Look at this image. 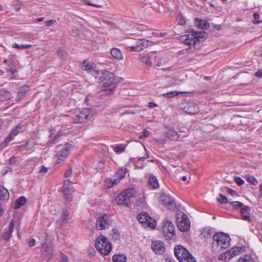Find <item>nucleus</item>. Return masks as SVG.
I'll list each match as a JSON object with an SVG mask.
<instances>
[{
    "label": "nucleus",
    "instance_id": "nucleus-1",
    "mask_svg": "<svg viewBox=\"0 0 262 262\" xmlns=\"http://www.w3.org/2000/svg\"><path fill=\"white\" fill-rule=\"evenodd\" d=\"M212 250L213 252H219L230 246V238L226 234L222 232L215 233L213 236Z\"/></svg>",
    "mask_w": 262,
    "mask_h": 262
},
{
    "label": "nucleus",
    "instance_id": "nucleus-2",
    "mask_svg": "<svg viewBox=\"0 0 262 262\" xmlns=\"http://www.w3.org/2000/svg\"><path fill=\"white\" fill-rule=\"evenodd\" d=\"M149 41L145 39H135L132 37L125 38L123 45L129 52H139L148 46Z\"/></svg>",
    "mask_w": 262,
    "mask_h": 262
},
{
    "label": "nucleus",
    "instance_id": "nucleus-3",
    "mask_svg": "<svg viewBox=\"0 0 262 262\" xmlns=\"http://www.w3.org/2000/svg\"><path fill=\"white\" fill-rule=\"evenodd\" d=\"M207 33L204 31H193L187 34L180 36L179 39L182 42L189 46L190 48L192 47L194 48V45L199 39L205 37Z\"/></svg>",
    "mask_w": 262,
    "mask_h": 262
},
{
    "label": "nucleus",
    "instance_id": "nucleus-4",
    "mask_svg": "<svg viewBox=\"0 0 262 262\" xmlns=\"http://www.w3.org/2000/svg\"><path fill=\"white\" fill-rule=\"evenodd\" d=\"M95 247L104 255H108L113 248L111 243L103 235H100L96 239Z\"/></svg>",
    "mask_w": 262,
    "mask_h": 262
},
{
    "label": "nucleus",
    "instance_id": "nucleus-5",
    "mask_svg": "<svg viewBox=\"0 0 262 262\" xmlns=\"http://www.w3.org/2000/svg\"><path fill=\"white\" fill-rule=\"evenodd\" d=\"M174 253L180 262H196L190 252L181 245L175 246Z\"/></svg>",
    "mask_w": 262,
    "mask_h": 262
},
{
    "label": "nucleus",
    "instance_id": "nucleus-6",
    "mask_svg": "<svg viewBox=\"0 0 262 262\" xmlns=\"http://www.w3.org/2000/svg\"><path fill=\"white\" fill-rule=\"evenodd\" d=\"M135 194V190L134 189H126L117 195L116 202L119 205L128 206Z\"/></svg>",
    "mask_w": 262,
    "mask_h": 262
},
{
    "label": "nucleus",
    "instance_id": "nucleus-7",
    "mask_svg": "<svg viewBox=\"0 0 262 262\" xmlns=\"http://www.w3.org/2000/svg\"><path fill=\"white\" fill-rule=\"evenodd\" d=\"M71 148L72 145L69 143H66L63 145L58 147V149L55 156V160L56 163L60 164L65 161L70 152Z\"/></svg>",
    "mask_w": 262,
    "mask_h": 262
},
{
    "label": "nucleus",
    "instance_id": "nucleus-8",
    "mask_svg": "<svg viewBox=\"0 0 262 262\" xmlns=\"http://www.w3.org/2000/svg\"><path fill=\"white\" fill-rule=\"evenodd\" d=\"M102 83L105 87H110L106 90L107 94H112L114 93L116 83L114 82V75L113 73L106 71L103 73Z\"/></svg>",
    "mask_w": 262,
    "mask_h": 262
},
{
    "label": "nucleus",
    "instance_id": "nucleus-9",
    "mask_svg": "<svg viewBox=\"0 0 262 262\" xmlns=\"http://www.w3.org/2000/svg\"><path fill=\"white\" fill-rule=\"evenodd\" d=\"M139 222L143 226L154 228L156 225V221L151 217L146 212H141L137 216Z\"/></svg>",
    "mask_w": 262,
    "mask_h": 262
},
{
    "label": "nucleus",
    "instance_id": "nucleus-10",
    "mask_svg": "<svg viewBox=\"0 0 262 262\" xmlns=\"http://www.w3.org/2000/svg\"><path fill=\"white\" fill-rule=\"evenodd\" d=\"M91 117V111L89 108H84L77 112L73 117V121L75 123H82L86 122Z\"/></svg>",
    "mask_w": 262,
    "mask_h": 262
},
{
    "label": "nucleus",
    "instance_id": "nucleus-11",
    "mask_svg": "<svg viewBox=\"0 0 262 262\" xmlns=\"http://www.w3.org/2000/svg\"><path fill=\"white\" fill-rule=\"evenodd\" d=\"M111 217L107 214H103L98 217L96 226L98 230H103L109 228L112 224Z\"/></svg>",
    "mask_w": 262,
    "mask_h": 262
},
{
    "label": "nucleus",
    "instance_id": "nucleus-12",
    "mask_svg": "<svg viewBox=\"0 0 262 262\" xmlns=\"http://www.w3.org/2000/svg\"><path fill=\"white\" fill-rule=\"evenodd\" d=\"M163 234L167 239H172L174 235V228L171 221H166L162 227Z\"/></svg>",
    "mask_w": 262,
    "mask_h": 262
},
{
    "label": "nucleus",
    "instance_id": "nucleus-13",
    "mask_svg": "<svg viewBox=\"0 0 262 262\" xmlns=\"http://www.w3.org/2000/svg\"><path fill=\"white\" fill-rule=\"evenodd\" d=\"M21 130V126L20 124H17L12 128L8 136L5 139L4 141L0 144L1 149L5 148L8 143L15 137Z\"/></svg>",
    "mask_w": 262,
    "mask_h": 262
},
{
    "label": "nucleus",
    "instance_id": "nucleus-14",
    "mask_svg": "<svg viewBox=\"0 0 262 262\" xmlns=\"http://www.w3.org/2000/svg\"><path fill=\"white\" fill-rule=\"evenodd\" d=\"M52 248V244L50 242L46 240L45 243L42 245L41 252L48 259H50L52 258L53 254Z\"/></svg>",
    "mask_w": 262,
    "mask_h": 262
},
{
    "label": "nucleus",
    "instance_id": "nucleus-15",
    "mask_svg": "<svg viewBox=\"0 0 262 262\" xmlns=\"http://www.w3.org/2000/svg\"><path fill=\"white\" fill-rule=\"evenodd\" d=\"M151 248L154 252L157 254H162L165 251L164 243L160 241H156L152 242Z\"/></svg>",
    "mask_w": 262,
    "mask_h": 262
},
{
    "label": "nucleus",
    "instance_id": "nucleus-16",
    "mask_svg": "<svg viewBox=\"0 0 262 262\" xmlns=\"http://www.w3.org/2000/svg\"><path fill=\"white\" fill-rule=\"evenodd\" d=\"M161 203L168 208H172L175 206L173 198L167 194H163L161 197Z\"/></svg>",
    "mask_w": 262,
    "mask_h": 262
},
{
    "label": "nucleus",
    "instance_id": "nucleus-17",
    "mask_svg": "<svg viewBox=\"0 0 262 262\" xmlns=\"http://www.w3.org/2000/svg\"><path fill=\"white\" fill-rule=\"evenodd\" d=\"M82 69L91 73L93 76H94L95 78L96 77L97 72L94 69V64H90L86 60H85L83 62Z\"/></svg>",
    "mask_w": 262,
    "mask_h": 262
},
{
    "label": "nucleus",
    "instance_id": "nucleus-18",
    "mask_svg": "<svg viewBox=\"0 0 262 262\" xmlns=\"http://www.w3.org/2000/svg\"><path fill=\"white\" fill-rule=\"evenodd\" d=\"M14 227V221L12 220L10 221V223L9 225L8 230H7L6 231H5L2 234L3 238L5 239L6 241L9 240L10 238L11 237L12 233L13 232Z\"/></svg>",
    "mask_w": 262,
    "mask_h": 262
},
{
    "label": "nucleus",
    "instance_id": "nucleus-19",
    "mask_svg": "<svg viewBox=\"0 0 262 262\" xmlns=\"http://www.w3.org/2000/svg\"><path fill=\"white\" fill-rule=\"evenodd\" d=\"M250 209L248 206L245 205L241 208V214L243 220L247 221H250Z\"/></svg>",
    "mask_w": 262,
    "mask_h": 262
},
{
    "label": "nucleus",
    "instance_id": "nucleus-20",
    "mask_svg": "<svg viewBox=\"0 0 262 262\" xmlns=\"http://www.w3.org/2000/svg\"><path fill=\"white\" fill-rule=\"evenodd\" d=\"M185 108L186 109V112L191 114H195L199 111L198 105L193 102L188 103V106L185 107Z\"/></svg>",
    "mask_w": 262,
    "mask_h": 262
},
{
    "label": "nucleus",
    "instance_id": "nucleus-21",
    "mask_svg": "<svg viewBox=\"0 0 262 262\" xmlns=\"http://www.w3.org/2000/svg\"><path fill=\"white\" fill-rule=\"evenodd\" d=\"M29 88L28 86H22L20 88L17 93V100L20 101L23 98L26 97L28 94Z\"/></svg>",
    "mask_w": 262,
    "mask_h": 262
},
{
    "label": "nucleus",
    "instance_id": "nucleus-22",
    "mask_svg": "<svg viewBox=\"0 0 262 262\" xmlns=\"http://www.w3.org/2000/svg\"><path fill=\"white\" fill-rule=\"evenodd\" d=\"M195 24L198 28L202 29H206L209 27V24L207 21L199 18L195 19Z\"/></svg>",
    "mask_w": 262,
    "mask_h": 262
},
{
    "label": "nucleus",
    "instance_id": "nucleus-23",
    "mask_svg": "<svg viewBox=\"0 0 262 262\" xmlns=\"http://www.w3.org/2000/svg\"><path fill=\"white\" fill-rule=\"evenodd\" d=\"M111 54L114 58L117 60H120L123 59L122 52L118 48H112L111 50Z\"/></svg>",
    "mask_w": 262,
    "mask_h": 262
},
{
    "label": "nucleus",
    "instance_id": "nucleus-24",
    "mask_svg": "<svg viewBox=\"0 0 262 262\" xmlns=\"http://www.w3.org/2000/svg\"><path fill=\"white\" fill-rule=\"evenodd\" d=\"M176 221L177 222V226L182 222H185L186 220H189L187 216L182 211H178L176 215Z\"/></svg>",
    "mask_w": 262,
    "mask_h": 262
},
{
    "label": "nucleus",
    "instance_id": "nucleus-25",
    "mask_svg": "<svg viewBox=\"0 0 262 262\" xmlns=\"http://www.w3.org/2000/svg\"><path fill=\"white\" fill-rule=\"evenodd\" d=\"M148 184L152 189H157L159 186L157 179L152 174L150 175L149 177Z\"/></svg>",
    "mask_w": 262,
    "mask_h": 262
},
{
    "label": "nucleus",
    "instance_id": "nucleus-26",
    "mask_svg": "<svg viewBox=\"0 0 262 262\" xmlns=\"http://www.w3.org/2000/svg\"><path fill=\"white\" fill-rule=\"evenodd\" d=\"M190 222L189 220H186L185 222H182L178 226L179 229L183 232H186L189 230Z\"/></svg>",
    "mask_w": 262,
    "mask_h": 262
},
{
    "label": "nucleus",
    "instance_id": "nucleus-27",
    "mask_svg": "<svg viewBox=\"0 0 262 262\" xmlns=\"http://www.w3.org/2000/svg\"><path fill=\"white\" fill-rule=\"evenodd\" d=\"M166 135L167 138L172 141H176L179 138V135L177 132L172 128L168 129Z\"/></svg>",
    "mask_w": 262,
    "mask_h": 262
},
{
    "label": "nucleus",
    "instance_id": "nucleus-28",
    "mask_svg": "<svg viewBox=\"0 0 262 262\" xmlns=\"http://www.w3.org/2000/svg\"><path fill=\"white\" fill-rule=\"evenodd\" d=\"M73 187L63 188V194L68 201H71L72 199V193L73 192Z\"/></svg>",
    "mask_w": 262,
    "mask_h": 262
},
{
    "label": "nucleus",
    "instance_id": "nucleus-29",
    "mask_svg": "<svg viewBox=\"0 0 262 262\" xmlns=\"http://www.w3.org/2000/svg\"><path fill=\"white\" fill-rule=\"evenodd\" d=\"M233 257L232 255L229 250L226 252L219 255L218 258L220 260H223L225 261H229Z\"/></svg>",
    "mask_w": 262,
    "mask_h": 262
},
{
    "label": "nucleus",
    "instance_id": "nucleus-30",
    "mask_svg": "<svg viewBox=\"0 0 262 262\" xmlns=\"http://www.w3.org/2000/svg\"><path fill=\"white\" fill-rule=\"evenodd\" d=\"M26 202V198L24 196H20L19 198L16 200L14 204V208L16 209L19 208L21 206L25 204Z\"/></svg>",
    "mask_w": 262,
    "mask_h": 262
},
{
    "label": "nucleus",
    "instance_id": "nucleus-31",
    "mask_svg": "<svg viewBox=\"0 0 262 262\" xmlns=\"http://www.w3.org/2000/svg\"><path fill=\"white\" fill-rule=\"evenodd\" d=\"M9 198L8 191L4 188H0V200H8Z\"/></svg>",
    "mask_w": 262,
    "mask_h": 262
},
{
    "label": "nucleus",
    "instance_id": "nucleus-32",
    "mask_svg": "<svg viewBox=\"0 0 262 262\" xmlns=\"http://www.w3.org/2000/svg\"><path fill=\"white\" fill-rule=\"evenodd\" d=\"M151 57L154 58L155 64L158 67L161 66L166 61L165 59L160 55H154Z\"/></svg>",
    "mask_w": 262,
    "mask_h": 262
},
{
    "label": "nucleus",
    "instance_id": "nucleus-33",
    "mask_svg": "<svg viewBox=\"0 0 262 262\" xmlns=\"http://www.w3.org/2000/svg\"><path fill=\"white\" fill-rule=\"evenodd\" d=\"M112 260L113 262H126V257L123 255H114Z\"/></svg>",
    "mask_w": 262,
    "mask_h": 262
},
{
    "label": "nucleus",
    "instance_id": "nucleus-34",
    "mask_svg": "<svg viewBox=\"0 0 262 262\" xmlns=\"http://www.w3.org/2000/svg\"><path fill=\"white\" fill-rule=\"evenodd\" d=\"M126 169L125 168L121 167L117 171L116 173L117 177L119 180H122L126 174Z\"/></svg>",
    "mask_w": 262,
    "mask_h": 262
},
{
    "label": "nucleus",
    "instance_id": "nucleus-35",
    "mask_svg": "<svg viewBox=\"0 0 262 262\" xmlns=\"http://www.w3.org/2000/svg\"><path fill=\"white\" fill-rule=\"evenodd\" d=\"M245 179L249 183L253 185H256L258 184L257 180L253 176L247 175L245 176Z\"/></svg>",
    "mask_w": 262,
    "mask_h": 262
},
{
    "label": "nucleus",
    "instance_id": "nucleus-36",
    "mask_svg": "<svg viewBox=\"0 0 262 262\" xmlns=\"http://www.w3.org/2000/svg\"><path fill=\"white\" fill-rule=\"evenodd\" d=\"M241 249V247H234L232 248L229 249V250L230 251L232 256L234 257L239 254Z\"/></svg>",
    "mask_w": 262,
    "mask_h": 262
},
{
    "label": "nucleus",
    "instance_id": "nucleus-37",
    "mask_svg": "<svg viewBox=\"0 0 262 262\" xmlns=\"http://www.w3.org/2000/svg\"><path fill=\"white\" fill-rule=\"evenodd\" d=\"M141 60L143 62L147 65L151 66L152 62L150 60V57L148 55H145L141 57Z\"/></svg>",
    "mask_w": 262,
    "mask_h": 262
},
{
    "label": "nucleus",
    "instance_id": "nucleus-38",
    "mask_svg": "<svg viewBox=\"0 0 262 262\" xmlns=\"http://www.w3.org/2000/svg\"><path fill=\"white\" fill-rule=\"evenodd\" d=\"M180 93L177 91H171L163 94V96L167 98H172L177 96Z\"/></svg>",
    "mask_w": 262,
    "mask_h": 262
},
{
    "label": "nucleus",
    "instance_id": "nucleus-39",
    "mask_svg": "<svg viewBox=\"0 0 262 262\" xmlns=\"http://www.w3.org/2000/svg\"><path fill=\"white\" fill-rule=\"evenodd\" d=\"M121 180H119V178L118 177L116 179H114L113 180H108L105 181L106 183H109L110 184L107 185V187L111 188L113 187L115 185L117 184L118 182H119Z\"/></svg>",
    "mask_w": 262,
    "mask_h": 262
},
{
    "label": "nucleus",
    "instance_id": "nucleus-40",
    "mask_svg": "<svg viewBox=\"0 0 262 262\" xmlns=\"http://www.w3.org/2000/svg\"><path fill=\"white\" fill-rule=\"evenodd\" d=\"M238 262H254L253 258L249 255H244L240 257Z\"/></svg>",
    "mask_w": 262,
    "mask_h": 262
},
{
    "label": "nucleus",
    "instance_id": "nucleus-41",
    "mask_svg": "<svg viewBox=\"0 0 262 262\" xmlns=\"http://www.w3.org/2000/svg\"><path fill=\"white\" fill-rule=\"evenodd\" d=\"M113 149L116 152H121L124 150L125 146L124 144L116 145Z\"/></svg>",
    "mask_w": 262,
    "mask_h": 262
},
{
    "label": "nucleus",
    "instance_id": "nucleus-42",
    "mask_svg": "<svg viewBox=\"0 0 262 262\" xmlns=\"http://www.w3.org/2000/svg\"><path fill=\"white\" fill-rule=\"evenodd\" d=\"M253 23L255 24H259L262 22V19L260 20L259 13L258 12H255L253 14Z\"/></svg>",
    "mask_w": 262,
    "mask_h": 262
},
{
    "label": "nucleus",
    "instance_id": "nucleus-43",
    "mask_svg": "<svg viewBox=\"0 0 262 262\" xmlns=\"http://www.w3.org/2000/svg\"><path fill=\"white\" fill-rule=\"evenodd\" d=\"M217 201L222 204H226L228 203V199L226 197L223 195L222 194L219 195V196L217 198Z\"/></svg>",
    "mask_w": 262,
    "mask_h": 262
},
{
    "label": "nucleus",
    "instance_id": "nucleus-44",
    "mask_svg": "<svg viewBox=\"0 0 262 262\" xmlns=\"http://www.w3.org/2000/svg\"><path fill=\"white\" fill-rule=\"evenodd\" d=\"M69 211L67 210H65L63 211L62 214V218L63 220V221L64 222H67L69 220Z\"/></svg>",
    "mask_w": 262,
    "mask_h": 262
},
{
    "label": "nucleus",
    "instance_id": "nucleus-45",
    "mask_svg": "<svg viewBox=\"0 0 262 262\" xmlns=\"http://www.w3.org/2000/svg\"><path fill=\"white\" fill-rule=\"evenodd\" d=\"M230 204L235 208H242L244 206L242 203L238 201H233L230 202Z\"/></svg>",
    "mask_w": 262,
    "mask_h": 262
},
{
    "label": "nucleus",
    "instance_id": "nucleus-46",
    "mask_svg": "<svg viewBox=\"0 0 262 262\" xmlns=\"http://www.w3.org/2000/svg\"><path fill=\"white\" fill-rule=\"evenodd\" d=\"M29 143L27 142L25 144L19 145L17 147V149L19 151H22L24 150H29L30 148L28 147Z\"/></svg>",
    "mask_w": 262,
    "mask_h": 262
},
{
    "label": "nucleus",
    "instance_id": "nucleus-47",
    "mask_svg": "<svg viewBox=\"0 0 262 262\" xmlns=\"http://www.w3.org/2000/svg\"><path fill=\"white\" fill-rule=\"evenodd\" d=\"M234 181L238 186L242 185L244 183V181L242 178L238 177H235Z\"/></svg>",
    "mask_w": 262,
    "mask_h": 262
},
{
    "label": "nucleus",
    "instance_id": "nucleus-48",
    "mask_svg": "<svg viewBox=\"0 0 262 262\" xmlns=\"http://www.w3.org/2000/svg\"><path fill=\"white\" fill-rule=\"evenodd\" d=\"M178 20L179 25L183 26L185 24L186 20L182 15L179 16V17H178Z\"/></svg>",
    "mask_w": 262,
    "mask_h": 262
},
{
    "label": "nucleus",
    "instance_id": "nucleus-49",
    "mask_svg": "<svg viewBox=\"0 0 262 262\" xmlns=\"http://www.w3.org/2000/svg\"><path fill=\"white\" fill-rule=\"evenodd\" d=\"M141 161L138 160V159L135 163V166L137 168H143L144 165L143 163H140Z\"/></svg>",
    "mask_w": 262,
    "mask_h": 262
},
{
    "label": "nucleus",
    "instance_id": "nucleus-50",
    "mask_svg": "<svg viewBox=\"0 0 262 262\" xmlns=\"http://www.w3.org/2000/svg\"><path fill=\"white\" fill-rule=\"evenodd\" d=\"M144 149L146 151V153L143 157L138 158V160L141 161H144L145 159H148L149 157V155L147 151L146 148L144 146Z\"/></svg>",
    "mask_w": 262,
    "mask_h": 262
},
{
    "label": "nucleus",
    "instance_id": "nucleus-51",
    "mask_svg": "<svg viewBox=\"0 0 262 262\" xmlns=\"http://www.w3.org/2000/svg\"><path fill=\"white\" fill-rule=\"evenodd\" d=\"M72 173V169L71 167H69L64 173V177L66 178L70 177Z\"/></svg>",
    "mask_w": 262,
    "mask_h": 262
},
{
    "label": "nucleus",
    "instance_id": "nucleus-52",
    "mask_svg": "<svg viewBox=\"0 0 262 262\" xmlns=\"http://www.w3.org/2000/svg\"><path fill=\"white\" fill-rule=\"evenodd\" d=\"M150 133L146 129H144L142 133L141 138H147L149 136Z\"/></svg>",
    "mask_w": 262,
    "mask_h": 262
},
{
    "label": "nucleus",
    "instance_id": "nucleus-53",
    "mask_svg": "<svg viewBox=\"0 0 262 262\" xmlns=\"http://www.w3.org/2000/svg\"><path fill=\"white\" fill-rule=\"evenodd\" d=\"M85 3L90 6H93L97 8H101L102 6L100 5H97L92 3L89 0H85Z\"/></svg>",
    "mask_w": 262,
    "mask_h": 262
},
{
    "label": "nucleus",
    "instance_id": "nucleus-54",
    "mask_svg": "<svg viewBox=\"0 0 262 262\" xmlns=\"http://www.w3.org/2000/svg\"><path fill=\"white\" fill-rule=\"evenodd\" d=\"M71 182L70 180L67 179L64 181L63 188L66 187H71Z\"/></svg>",
    "mask_w": 262,
    "mask_h": 262
},
{
    "label": "nucleus",
    "instance_id": "nucleus-55",
    "mask_svg": "<svg viewBox=\"0 0 262 262\" xmlns=\"http://www.w3.org/2000/svg\"><path fill=\"white\" fill-rule=\"evenodd\" d=\"M61 262H69L68 257L64 254H61Z\"/></svg>",
    "mask_w": 262,
    "mask_h": 262
},
{
    "label": "nucleus",
    "instance_id": "nucleus-56",
    "mask_svg": "<svg viewBox=\"0 0 262 262\" xmlns=\"http://www.w3.org/2000/svg\"><path fill=\"white\" fill-rule=\"evenodd\" d=\"M48 171V168L46 167L44 165H42L39 170V172L40 173H47Z\"/></svg>",
    "mask_w": 262,
    "mask_h": 262
},
{
    "label": "nucleus",
    "instance_id": "nucleus-57",
    "mask_svg": "<svg viewBox=\"0 0 262 262\" xmlns=\"http://www.w3.org/2000/svg\"><path fill=\"white\" fill-rule=\"evenodd\" d=\"M225 189L226 190V192L232 195H234L236 193V191L233 189L228 188H225Z\"/></svg>",
    "mask_w": 262,
    "mask_h": 262
},
{
    "label": "nucleus",
    "instance_id": "nucleus-58",
    "mask_svg": "<svg viewBox=\"0 0 262 262\" xmlns=\"http://www.w3.org/2000/svg\"><path fill=\"white\" fill-rule=\"evenodd\" d=\"M16 161V157L14 156H12L9 159V164L11 165H13L15 163Z\"/></svg>",
    "mask_w": 262,
    "mask_h": 262
},
{
    "label": "nucleus",
    "instance_id": "nucleus-59",
    "mask_svg": "<svg viewBox=\"0 0 262 262\" xmlns=\"http://www.w3.org/2000/svg\"><path fill=\"white\" fill-rule=\"evenodd\" d=\"M12 47L18 49H24L23 45H19L18 43H15L12 45Z\"/></svg>",
    "mask_w": 262,
    "mask_h": 262
},
{
    "label": "nucleus",
    "instance_id": "nucleus-60",
    "mask_svg": "<svg viewBox=\"0 0 262 262\" xmlns=\"http://www.w3.org/2000/svg\"><path fill=\"white\" fill-rule=\"evenodd\" d=\"M35 244V240L34 238H31L28 242V245L30 247L34 246Z\"/></svg>",
    "mask_w": 262,
    "mask_h": 262
},
{
    "label": "nucleus",
    "instance_id": "nucleus-61",
    "mask_svg": "<svg viewBox=\"0 0 262 262\" xmlns=\"http://www.w3.org/2000/svg\"><path fill=\"white\" fill-rule=\"evenodd\" d=\"M9 72L10 73H11V74L10 75V76H11L12 78H13L15 76V75H14V73L16 72L15 70L12 68H10L9 69Z\"/></svg>",
    "mask_w": 262,
    "mask_h": 262
},
{
    "label": "nucleus",
    "instance_id": "nucleus-62",
    "mask_svg": "<svg viewBox=\"0 0 262 262\" xmlns=\"http://www.w3.org/2000/svg\"><path fill=\"white\" fill-rule=\"evenodd\" d=\"M255 75L258 78H261L262 77V71L258 70L255 73Z\"/></svg>",
    "mask_w": 262,
    "mask_h": 262
},
{
    "label": "nucleus",
    "instance_id": "nucleus-63",
    "mask_svg": "<svg viewBox=\"0 0 262 262\" xmlns=\"http://www.w3.org/2000/svg\"><path fill=\"white\" fill-rule=\"evenodd\" d=\"M113 233L115 235L116 237V239H117L119 237V233L118 232V230H117V229H114L113 230Z\"/></svg>",
    "mask_w": 262,
    "mask_h": 262
},
{
    "label": "nucleus",
    "instance_id": "nucleus-64",
    "mask_svg": "<svg viewBox=\"0 0 262 262\" xmlns=\"http://www.w3.org/2000/svg\"><path fill=\"white\" fill-rule=\"evenodd\" d=\"M55 22V20H53V19L49 20L48 21H46V23L47 24L48 26H51V25H53Z\"/></svg>",
    "mask_w": 262,
    "mask_h": 262
}]
</instances>
